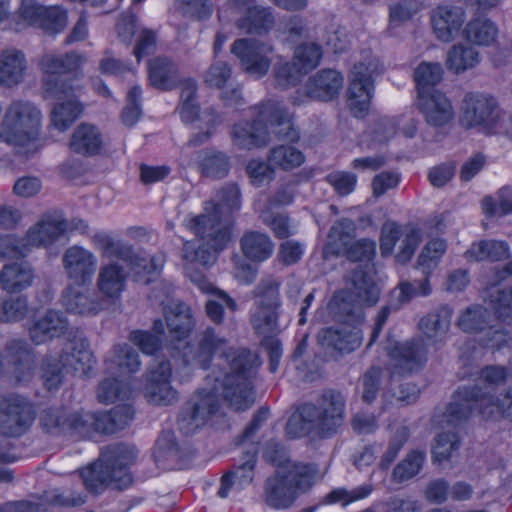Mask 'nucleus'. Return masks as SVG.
Listing matches in <instances>:
<instances>
[{"label":"nucleus","mask_w":512,"mask_h":512,"mask_svg":"<svg viewBox=\"0 0 512 512\" xmlns=\"http://www.w3.org/2000/svg\"><path fill=\"white\" fill-rule=\"evenodd\" d=\"M184 366L191 369L210 367L222 373L223 394L236 410H247L255 402L252 378L255 374V356L246 349H234L229 341L213 327H207L197 336L195 344L186 343L180 350Z\"/></svg>","instance_id":"f257e3e1"},{"label":"nucleus","mask_w":512,"mask_h":512,"mask_svg":"<svg viewBox=\"0 0 512 512\" xmlns=\"http://www.w3.org/2000/svg\"><path fill=\"white\" fill-rule=\"evenodd\" d=\"M186 227L197 239L186 241L183 244L182 254L185 273L201 291L212 293L215 288L201 272L194 269V266H212L217 260L218 253L226 249L231 241V231L229 227L221 225L219 219L212 218L208 214H200L190 218L186 222Z\"/></svg>","instance_id":"f03ea898"},{"label":"nucleus","mask_w":512,"mask_h":512,"mask_svg":"<svg viewBox=\"0 0 512 512\" xmlns=\"http://www.w3.org/2000/svg\"><path fill=\"white\" fill-rule=\"evenodd\" d=\"M345 399L335 390H325L314 403L303 404L286 424L290 438L315 436L330 438L344 422Z\"/></svg>","instance_id":"7ed1b4c3"},{"label":"nucleus","mask_w":512,"mask_h":512,"mask_svg":"<svg viewBox=\"0 0 512 512\" xmlns=\"http://www.w3.org/2000/svg\"><path fill=\"white\" fill-rule=\"evenodd\" d=\"M474 409L483 419H507L512 422V385L499 395H490L481 389L456 391L442 418L443 427L456 428L464 424Z\"/></svg>","instance_id":"20e7f679"},{"label":"nucleus","mask_w":512,"mask_h":512,"mask_svg":"<svg viewBox=\"0 0 512 512\" xmlns=\"http://www.w3.org/2000/svg\"><path fill=\"white\" fill-rule=\"evenodd\" d=\"M136 457L133 446L116 444L104 448L99 460L81 471L83 484L93 493H100L106 487L126 489L133 481L130 467Z\"/></svg>","instance_id":"39448f33"},{"label":"nucleus","mask_w":512,"mask_h":512,"mask_svg":"<svg viewBox=\"0 0 512 512\" xmlns=\"http://www.w3.org/2000/svg\"><path fill=\"white\" fill-rule=\"evenodd\" d=\"M316 475V465L288 461L265 481V503L276 510L290 508L299 495L308 492L312 488Z\"/></svg>","instance_id":"423d86ee"},{"label":"nucleus","mask_w":512,"mask_h":512,"mask_svg":"<svg viewBox=\"0 0 512 512\" xmlns=\"http://www.w3.org/2000/svg\"><path fill=\"white\" fill-rule=\"evenodd\" d=\"M94 358L88 344L83 341H72L60 355H47L41 363L40 375L48 390L58 388L65 374L86 375L93 367Z\"/></svg>","instance_id":"0eeeda50"},{"label":"nucleus","mask_w":512,"mask_h":512,"mask_svg":"<svg viewBox=\"0 0 512 512\" xmlns=\"http://www.w3.org/2000/svg\"><path fill=\"white\" fill-rule=\"evenodd\" d=\"M42 122L40 109L32 102L14 100L8 106L0 127V141L24 147L38 139Z\"/></svg>","instance_id":"6e6552de"},{"label":"nucleus","mask_w":512,"mask_h":512,"mask_svg":"<svg viewBox=\"0 0 512 512\" xmlns=\"http://www.w3.org/2000/svg\"><path fill=\"white\" fill-rule=\"evenodd\" d=\"M222 373L212 370L206 377V387L197 390L186 403L179 418L180 429L191 433L203 426L220 409L222 398L229 403L223 394ZM232 409L233 407L228 404ZM235 411H237L234 408Z\"/></svg>","instance_id":"1a4fd4ad"},{"label":"nucleus","mask_w":512,"mask_h":512,"mask_svg":"<svg viewBox=\"0 0 512 512\" xmlns=\"http://www.w3.org/2000/svg\"><path fill=\"white\" fill-rule=\"evenodd\" d=\"M93 245L103 257L117 258L125 262L135 274L136 281L148 284L151 274L158 273L165 262L163 254L149 256L144 251L135 250L131 245L115 240L105 233H97L92 238Z\"/></svg>","instance_id":"9d476101"},{"label":"nucleus","mask_w":512,"mask_h":512,"mask_svg":"<svg viewBox=\"0 0 512 512\" xmlns=\"http://www.w3.org/2000/svg\"><path fill=\"white\" fill-rule=\"evenodd\" d=\"M279 282L264 278L254 290L255 303L250 314V323L254 332L263 340L274 338L280 332L279 316L281 299Z\"/></svg>","instance_id":"9b49d317"},{"label":"nucleus","mask_w":512,"mask_h":512,"mask_svg":"<svg viewBox=\"0 0 512 512\" xmlns=\"http://www.w3.org/2000/svg\"><path fill=\"white\" fill-rule=\"evenodd\" d=\"M85 62V57L76 52L64 55L45 54L39 61L42 71L43 97H59L70 95L75 86L71 80L63 78V74L75 71Z\"/></svg>","instance_id":"f8f14e48"},{"label":"nucleus","mask_w":512,"mask_h":512,"mask_svg":"<svg viewBox=\"0 0 512 512\" xmlns=\"http://www.w3.org/2000/svg\"><path fill=\"white\" fill-rule=\"evenodd\" d=\"M382 73V65L372 55L355 64L350 75L347 103L357 118L367 115L374 95V77Z\"/></svg>","instance_id":"ddd939ff"},{"label":"nucleus","mask_w":512,"mask_h":512,"mask_svg":"<svg viewBox=\"0 0 512 512\" xmlns=\"http://www.w3.org/2000/svg\"><path fill=\"white\" fill-rule=\"evenodd\" d=\"M273 51L271 44L253 39H237L231 46V53L239 60L241 70L256 79L267 75Z\"/></svg>","instance_id":"4468645a"},{"label":"nucleus","mask_w":512,"mask_h":512,"mask_svg":"<svg viewBox=\"0 0 512 512\" xmlns=\"http://www.w3.org/2000/svg\"><path fill=\"white\" fill-rule=\"evenodd\" d=\"M35 413L31 404L16 394L0 395V431L7 437H19L32 425Z\"/></svg>","instance_id":"2eb2a0df"},{"label":"nucleus","mask_w":512,"mask_h":512,"mask_svg":"<svg viewBox=\"0 0 512 512\" xmlns=\"http://www.w3.org/2000/svg\"><path fill=\"white\" fill-rule=\"evenodd\" d=\"M402 242L396 259L399 263H407L414 255L421 242V232L413 227L402 229L396 222L388 221L383 224L381 229L380 250L382 255L387 256L393 253L395 245L401 238Z\"/></svg>","instance_id":"dca6fc26"},{"label":"nucleus","mask_w":512,"mask_h":512,"mask_svg":"<svg viewBox=\"0 0 512 512\" xmlns=\"http://www.w3.org/2000/svg\"><path fill=\"white\" fill-rule=\"evenodd\" d=\"M497 102L494 97L478 93H467L461 104V123L468 127L490 130L497 120Z\"/></svg>","instance_id":"f3484780"},{"label":"nucleus","mask_w":512,"mask_h":512,"mask_svg":"<svg viewBox=\"0 0 512 512\" xmlns=\"http://www.w3.org/2000/svg\"><path fill=\"white\" fill-rule=\"evenodd\" d=\"M466 20L465 8L454 4L437 5L430 13L433 32L443 43H451L457 39L463 33Z\"/></svg>","instance_id":"a211bd4d"},{"label":"nucleus","mask_w":512,"mask_h":512,"mask_svg":"<svg viewBox=\"0 0 512 512\" xmlns=\"http://www.w3.org/2000/svg\"><path fill=\"white\" fill-rule=\"evenodd\" d=\"M97 257L89 249L73 245L62 255V265L67 278L75 284H90L97 270Z\"/></svg>","instance_id":"6ab92c4d"},{"label":"nucleus","mask_w":512,"mask_h":512,"mask_svg":"<svg viewBox=\"0 0 512 512\" xmlns=\"http://www.w3.org/2000/svg\"><path fill=\"white\" fill-rule=\"evenodd\" d=\"M385 350L393 361L394 373L411 372L422 366L427 359L426 341L423 338H413L409 341L392 344L390 339Z\"/></svg>","instance_id":"aec40b11"},{"label":"nucleus","mask_w":512,"mask_h":512,"mask_svg":"<svg viewBox=\"0 0 512 512\" xmlns=\"http://www.w3.org/2000/svg\"><path fill=\"white\" fill-rule=\"evenodd\" d=\"M171 364L168 361H157L147 373L145 397L155 405H169L177 400V391L171 386Z\"/></svg>","instance_id":"412c9836"},{"label":"nucleus","mask_w":512,"mask_h":512,"mask_svg":"<svg viewBox=\"0 0 512 512\" xmlns=\"http://www.w3.org/2000/svg\"><path fill=\"white\" fill-rule=\"evenodd\" d=\"M239 14L235 26L247 34H263L274 25V17L269 8L257 5L256 0H233Z\"/></svg>","instance_id":"4be33fe9"},{"label":"nucleus","mask_w":512,"mask_h":512,"mask_svg":"<svg viewBox=\"0 0 512 512\" xmlns=\"http://www.w3.org/2000/svg\"><path fill=\"white\" fill-rule=\"evenodd\" d=\"M40 426L48 434H71L78 436L86 433L88 420L80 419L79 412H68L63 407L44 409L39 417Z\"/></svg>","instance_id":"5701e85b"},{"label":"nucleus","mask_w":512,"mask_h":512,"mask_svg":"<svg viewBox=\"0 0 512 512\" xmlns=\"http://www.w3.org/2000/svg\"><path fill=\"white\" fill-rule=\"evenodd\" d=\"M375 273L374 264H359L348 276V289L358 305L373 306L378 302L381 290Z\"/></svg>","instance_id":"b1692460"},{"label":"nucleus","mask_w":512,"mask_h":512,"mask_svg":"<svg viewBox=\"0 0 512 512\" xmlns=\"http://www.w3.org/2000/svg\"><path fill=\"white\" fill-rule=\"evenodd\" d=\"M86 285L73 283L64 289L61 303L68 312L93 316L105 308L106 303L102 297Z\"/></svg>","instance_id":"393cba45"},{"label":"nucleus","mask_w":512,"mask_h":512,"mask_svg":"<svg viewBox=\"0 0 512 512\" xmlns=\"http://www.w3.org/2000/svg\"><path fill=\"white\" fill-rule=\"evenodd\" d=\"M417 105L426 123L432 127H444L455 117L451 100L440 90L419 95Z\"/></svg>","instance_id":"a878e982"},{"label":"nucleus","mask_w":512,"mask_h":512,"mask_svg":"<svg viewBox=\"0 0 512 512\" xmlns=\"http://www.w3.org/2000/svg\"><path fill=\"white\" fill-rule=\"evenodd\" d=\"M259 117L265 119L268 130L283 140L295 142L299 139V131L292 122L291 115L283 105L274 100H267L259 104Z\"/></svg>","instance_id":"bb28decb"},{"label":"nucleus","mask_w":512,"mask_h":512,"mask_svg":"<svg viewBox=\"0 0 512 512\" xmlns=\"http://www.w3.org/2000/svg\"><path fill=\"white\" fill-rule=\"evenodd\" d=\"M68 231V223L60 216L47 215L33 225L23 238L29 252L32 248L48 247Z\"/></svg>","instance_id":"cd10ccee"},{"label":"nucleus","mask_w":512,"mask_h":512,"mask_svg":"<svg viewBox=\"0 0 512 512\" xmlns=\"http://www.w3.org/2000/svg\"><path fill=\"white\" fill-rule=\"evenodd\" d=\"M241 206L240 190L234 183L224 185L216 194V202H206L204 212L212 218H217L221 225L231 227L233 224L232 215L238 211Z\"/></svg>","instance_id":"c85d7f7f"},{"label":"nucleus","mask_w":512,"mask_h":512,"mask_svg":"<svg viewBox=\"0 0 512 512\" xmlns=\"http://www.w3.org/2000/svg\"><path fill=\"white\" fill-rule=\"evenodd\" d=\"M255 118L252 122L236 123L231 131L233 144L240 149H253L264 146L269 141L267 123L259 117V105L254 107Z\"/></svg>","instance_id":"c756f323"},{"label":"nucleus","mask_w":512,"mask_h":512,"mask_svg":"<svg viewBox=\"0 0 512 512\" xmlns=\"http://www.w3.org/2000/svg\"><path fill=\"white\" fill-rule=\"evenodd\" d=\"M317 339L323 347L331 348L340 353H350L361 346L363 333L356 326L343 325L337 328L328 327L320 330Z\"/></svg>","instance_id":"7c9ffc66"},{"label":"nucleus","mask_w":512,"mask_h":512,"mask_svg":"<svg viewBox=\"0 0 512 512\" xmlns=\"http://www.w3.org/2000/svg\"><path fill=\"white\" fill-rule=\"evenodd\" d=\"M5 350L13 379L17 383L29 381L34 373V355L28 343L23 339H12L6 344Z\"/></svg>","instance_id":"2f4dec72"},{"label":"nucleus","mask_w":512,"mask_h":512,"mask_svg":"<svg viewBox=\"0 0 512 512\" xmlns=\"http://www.w3.org/2000/svg\"><path fill=\"white\" fill-rule=\"evenodd\" d=\"M65 507L81 506L86 499L81 494H57L52 498L37 497L29 500L10 501L0 505V512H42L47 509V503Z\"/></svg>","instance_id":"473e14b6"},{"label":"nucleus","mask_w":512,"mask_h":512,"mask_svg":"<svg viewBox=\"0 0 512 512\" xmlns=\"http://www.w3.org/2000/svg\"><path fill=\"white\" fill-rule=\"evenodd\" d=\"M68 329V321L62 312L49 310L36 320L28 329L31 341L40 345L53 338L60 337Z\"/></svg>","instance_id":"72a5a7b5"},{"label":"nucleus","mask_w":512,"mask_h":512,"mask_svg":"<svg viewBox=\"0 0 512 512\" xmlns=\"http://www.w3.org/2000/svg\"><path fill=\"white\" fill-rule=\"evenodd\" d=\"M170 334L176 339L187 337L194 327L191 309L180 301L160 300Z\"/></svg>","instance_id":"f704fd0d"},{"label":"nucleus","mask_w":512,"mask_h":512,"mask_svg":"<svg viewBox=\"0 0 512 512\" xmlns=\"http://www.w3.org/2000/svg\"><path fill=\"white\" fill-rule=\"evenodd\" d=\"M453 310L448 305H442L423 316L418 327L427 341L431 344L444 342L451 325Z\"/></svg>","instance_id":"c9c22d12"},{"label":"nucleus","mask_w":512,"mask_h":512,"mask_svg":"<svg viewBox=\"0 0 512 512\" xmlns=\"http://www.w3.org/2000/svg\"><path fill=\"white\" fill-rule=\"evenodd\" d=\"M343 87V76L332 69H323L309 78L306 83L308 97L321 101H330L338 96Z\"/></svg>","instance_id":"e433bc0d"},{"label":"nucleus","mask_w":512,"mask_h":512,"mask_svg":"<svg viewBox=\"0 0 512 512\" xmlns=\"http://www.w3.org/2000/svg\"><path fill=\"white\" fill-rule=\"evenodd\" d=\"M77 92L78 88L74 87L70 95L44 97L46 100L57 101L51 112V124L60 132L67 130L82 113Z\"/></svg>","instance_id":"4c0bfd02"},{"label":"nucleus","mask_w":512,"mask_h":512,"mask_svg":"<svg viewBox=\"0 0 512 512\" xmlns=\"http://www.w3.org/2000/svg\"><path fill=\"white\" fill-rule=\"evenodd\" d=\"M27 61L24 53L15 48L0 52V85L8 88L19 85L25 76Z\"/></svg>","instance_id":"58836bf2"},{"label":"nucleus","mask_w":512,"mask_h":512,"mask_svg":"<svg viewBox=\"0 0 512 512\" xmlns=\"http://www.w3.org/2000/svg\"><path fill=\"white\" fill-rule=\"evenodd\" d=\"M127 273L123 266L115 261L102 265L99 269L96 285L106 298L118 299L125 290Z\"/></svg>","instance_id":"ea45409f"},{"label":"nucleus","mask_w":512,"mask_h":512,"mask_svg":"<svg viewBox=\"0 0 512 512\" xmlns=\"http://www.w3.org/2000/svg\"><path fill=\"white\" fill-rule=\"evenodd\" d=\"M34 280V269L26 261L5 264L0 271V288L17 293L29 288Z\"/></svg>","instance_id":"a19ab883"},{"label":"nucleus","mask_w":512,"mask_h":512,"mask_svg":"<svg viewBox=\"0 0 512 512\" xmlns=\"http://www.w3.org/2000/svg\"><path fill=\"white\" fill-rule=\"evenodd\" d=\"M106 370L110 374L127 376L140 370L138 353L128 344L115 345L105 360Z\"/></svg>","instance_id":"79ce46f5"},{"label":"nucleus","mask_w":512,"mask_h":512,"mask_svg":"<svg viewBox=\"0 0 512 512\" xmlns=\"http://www.w3.org/2000/svg\"><path fill=\"white\" fill-rule=\"evenodd\" d=\"M257 457L256 452H246L239 464H237L233 470L223 475L221 479V486L218 490V496L226 498L228 496L230 487L233 484L243 488L249 485L254 478V469L256 465Z\"/></svg>","instance_id":"37998d69"},{"label":"nucleus","mask_w":512,"mask_h":512,"mask_svg":"<svg viewBox=\"0 0 512 512\" xmlns=\"http://www.w3.org/2000/svg\"><path fill=\"white\" fill-rule=\"evenodd\" d=\"M103 145L102 134L93 124L81 123L70 138V149L83 156L97 155Z\"/></svg>","instance_id":"c03bdc74"},{"label":"nucleus","mask_w":512,"mask_h":512,"mask_svg":"<svg viewBox=\"0 0 512 512\" xmlns=\"http://www.w3.org/2000/svg\"><path fill=\"white\" fill-rule=\"evenodd\" d=\"M240 247L244 256L254 262H264L269 259L274 251V243L263 232L247 231L240 239Z\"/></svg>","instance_id":"a18cd8bd"},{"label":"nucleus","mask_w":512,"mask_h":512,"mask_svg":"<svg viewBox=\"0 0 512 512\" xmlns=\"http://www.w3.org/2000/svg\"><path fill=\"white\" fill-rule=\"evenodd\" d=\"M499 29L492 20L476 17L466 23L463 29L464 39L477 46H490L497 40Z\"/></svg>","instance_id":"49530a36"},{"label":"nucleus","mask_w":512,"mask_h":512,"mask_svg":"<svg viewBox=\"0 0 512 512\" xmlns=\"http://www.w3.org/2000/svg\"><path fill=\"white\" fill-rule=\"evenodd\" d=\"M150 84L160 90H171L178 83L176 65L165 57H157L148 62Z\"/></svg>","instance_id":"de8ad7c7"},{"label":"nucleus","mask_w":512,"mask_h":512,"mask_svg":"<svg viewBox=\"0 0 512 512\" xmlns=\"http://www.w3.org/2000/svg\"><path fill=\"white\" fill-rule=\"evenodd\" d=\"M481 61L480 53L470 44L457 43L450 47L446 55V67L460 74L474 68Z\"/></svg>","instance_id":"09e8293b"},{"label":"nucleus","mask_w":512,"mask_h":512,"mask_svg":"<svg viewBox=\"0 0 512 512\" xmlns=\"http://www.w3.org/2000/svg\"><path fill=\"white\" fill-rule=\"evenodd\" d=\"M198 167L204 176L218 179L228 174L230 162L224 152L205 149L198 153Z\"/></svg>","instance_id":"8fccbe9b"},{"label":"nucleus","mask_w":512,"mask_h":512,"mask_svg":"<svg viewBox=\"0 0 512 512\" xmlns=\"http://www.w3.org/2000/svg\"><path fill=\"white\" fill-rule=\"evenodd\" d=\"M465 257L471 261H501L509 257V248L504 241L482 240L473 243Z\"/></svg>","instance_id":"3c124183"},{"label":"nucleus","mask_w":512,"mask_h":512,"mask_svg":"<svg viewBox=\"0 0 512 512\" xmlns=\"http://www.w3.org/2000/svg\"><path fill=\"white\" fill-rule=\"evenodd\" d=\"M354 224L351 220L343 219L335 223L328 234L327 243L324 248L326 255H340L350 246L353 238Z\"/></svg>","instance_id":"603ef678"},{"label":"nucleus","mask_w":512,"mask_h":512,"mask_svg":"<svg viewBox=\"0 0 512 512\" xmlns=\"http://www.w3.org/2000/svg\"><path fill=\"white\" fill-rule=\"evenodd\" d=\"M443 78V68L437 62H421L414 71L418 96L431 93Z\"/></svg>","instance_id":"864d4df0"},{"label":"nucleus","mask_w":512,"mask_h":512,"mask_svg":"<svg viewBox=\"0 0 512 512\" xmlns=\"http://www.w3.org/2000/svg\"><path fill=\"white\" fill-rule=\"evenodd\" d=\"M44 7L35 0H22L11 21L13 29L21 31L27 27L37 28Z\"/></svg>","instance_id":"5fc2aeb1"},{"label":"nucleus","mask_w":512,"mask_h":512,"mask_svg":"<svg viewBox=\"0 0 512 512\" xmlns=\"http://www.w3.org/2000/svg\"><path fill=\"white\" fill-rule=\"evenodd\" d=\"M425 453L418 450L410 451L394 467L392 478L396 483L406 482L417 476L425 463Z\"/></svg>","instance_id":"6e6d98bb"},{"label":"nucleus","mask_w":512,"mask_h":512,"mask_svg":"<svg viewBox=\"0 0 512 512\" xmlns=\"http://www.w3.org/2000/svg\"><path fill=\"white\" fill-rule=\"evenodd\" d=\"M422 279L413 281L403 280L398 283L393 293H398L397 303L402 305L410 302L416 297H427L432 293V286L429 280L430 274H423Z\"/></svg>","instance_id":"4d7b16f0"},{"label":"nucleus","mask_w":512,"mask_h":512,"mask_svg":"<svg viewBox=\"0 0 512 512\" xmlns=\"http://www.w3.org/2000/svg\"><path fill=\"white\" fill-rule=\"evenodd\" d=\"M410 437V429L404 424L397 425L390 437L386 449L382 452L378 462V468L388 470L391 464L397 458L405 443Z\"/></svg>","instance_id":"13d9d810"},{"label":"nucleus","mask_w":512,"mask_h":512,"mask_svg":"<svg viewBox=\"0 0 512 512\" xmlns=\"http://www.w3.org/2000/svg\"><path fill=\"white\" fill-rule=\"evenodd\" d=\"M29 312L26 296H9L0 298V322L15 323L23 320Z\"/></svg>","instance_id":"bf43d9fd"},{"label":"nucleus","mask_w":512,"mask_h":512,"mask_svg":"<svg viewBox=\"0 0 512 512\" xmlns=\"http://www.w3.org/2000/svg\"><path fill=\"white\" fill-rule=\"evenodd\" d=\"M321 58L322 48L314 42L298 45L293 54L294 64L297 66V69L304 74L315 69L320 64Z\"/></svg>","instance_id":"052dcab7"},{"label":"nucleus","mask_w":512,"mask_h":512,"mask_svg":"<svg viewBox=\"0 0 512 512\" xmlns=\"http://www.w3.org/2000/svg\"><path fill=\"white\" fill-rule=\"evenodd\" d=\"M304 162L303 153L293 146L279 145L274 147L269 154V163L271 166L279 167L283 170H291L299 167Z\"/></svg>","instance_id":"680f3d73"},{"label":"nucleus","mask_w":512,"mask_h":512,"mask_svg":"<svg viewBox=\"0 0 512 512\" xmlns=\"http://www.w3.org/2000/svg\"><path fill=\"white\" fill-rule=\"evenodd\" d=\"M446 249L447 244L443 239H433L424 246L417 261L423 274L432 273L446 252Z\"/></svg>","instance_id":"e2e57ef3"},{"label":"nucleus","mask_w":512,"mask_h":512,"mask_svg":"<svg viewBox=\"0 0 512 512\" xmlns=\"http://www.w3.org/2000/svg\"><path fill=\"white\" fill-rule=\"evenodd\" d=\"M482 209L489 216H504L512 213V187L505 186L497 192V198L486 196L482 200Z\"/></svg>","instance_id":"0e129e2a"},{"label":"nucleus","mask_w":512,"mask_h":512,"mask_svg":"<svg viewBox=\"0 0 512 512\" xmlns=\"http://www.w3.org/2000/svg\"><path fill=\"white\" fill-rule=\"evenodd\" d=\"M197 92V84L194 80H187L183 83L180 95L179 113L186 123H192L199 118V106L195 97Z\"/></svg>","instance_id":"69168bd1"},{"label":"nucleus","mask_w":512,"mask_h":512,"mask_svg":"<svg viewBox=\"0 0 512 512\" xmlns=\"http://www.w3.org/2000/svg\"><path fill=\"white\" fill-rule=\"evenodd\" d=\"M131 393L129 384L122 383L116 378H106L99 384L97 397L100 402L109 404L118 399H127Z\"/></svg>","instance_id":"338daca9"},{"label":"nucleus","mask_w":512,"mask_h":512,"mask_svg":"<svg viewBox=\"0 0 512 512\" xmlns=\"http://www.w3.org/2000/svg\"><path fill=\"white\" fill-rule=\"evenodd\" d=\"M488 312L481 305L467 307L458 317L457 326L466 333L482 330L487 322Z\"/></svg>","instance_id":"774afa93"}]
</instances>
